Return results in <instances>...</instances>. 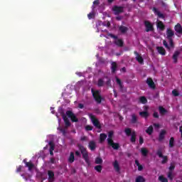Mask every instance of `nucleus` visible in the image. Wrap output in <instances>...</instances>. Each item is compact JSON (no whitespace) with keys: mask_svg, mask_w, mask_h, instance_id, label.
<instances>
[{"mask_svg":"<svg viewBox=\"0 0 182 182\" xmlns=\"http://www.w3.org/2000/svg\"><path fill=\"white\" fill-rule=\"evenodd\" d=\"M124 7L119 6H114L112 7V11L114 15H119V14H123Z\"/></svg>","mask_w":182,"mask_h":182,"instance_id":"0eeeda50","label":"nucleus"},{"mask_svg":"<svg viewBox=\"0 0 182 182\" xmlns=\"http://www.w3.org/2000/svg\"><path fill=\"white\" fill-rule=\"evenodd\" d=\"M174 29L176 32V33H178L179 35L182 34V27H181V24L180 23H177Z\"/></svg>","mask_w":182,"mask_h":182,"instance_id":"412c9836","label":"nucleus"},{"mask_svg":"<svg viewBox=\"0 0 182 182\" xmlns=\"http://www.w3.org/2000/svg\"><path fill=\"white\" fill-rule=\"evenodd\" d=\"M88 148L91 151L96 150V142L95 141H90L88 144Z\"/></svg>","mask_w":182,"mask_h":182,"instance_id":"a211bd4d","label":"nucleus"},{"mask_svg":"<svg viewBox=\"0 0 182 182\" xmlns=\"http://www.w3.org/2000/svg\"><path fill=\"white\" fill-rule=\"evenodd\" d=\"M135 164L139 167L140 166V162H139L137 160H135Z\"/></svg>","mask_w":182,"mask_h":182,"instance_id":"0e129e2a","label":"nucleus"},{"mask_svg":"<svg viewBox=\"0 0 182 182\" xmlns=\"http://www.w3.org/2000/svg\"><path fill=\"white\" fill-rule=\"evenodd\" d=\"M85 130H87V132H90V131L93 130V127L90 126V125H87L85 127Z\"/></svg>","mask_w":182,"mask_h":182,"instance_id":"8fccbe9b","label":"nucleus"},{"mask_svg":"<svg viewBox=\"0 0 182 182\" xmlns=\"http://www.w3.org/2000/svg\"><path fill=\"white\" fill-rule=\"evenodd\" d=\"M179 132H181V137L182 139V126L179 128Z\"/></svg>","mask_w":182,"mask_h":182,"instance_id":"338daca9","label":"nucleus"},{"mask_svg":"<svg viewBox=\"0 0 182 182\" xmlns=\"http://www.w3.org/2000/svg\"><path fill=\"white\" fill-rule=\"evenodd\" d=\"M48 144L50 146V151H53L55 150V144L53 141H50Z\"/></svg>","mask_w":182,"mask_h":182,"instance_id":"c03bdc74","label":"nucleus"},{"mask_svg":"<svg viewBox=\"0 0 182 182\" xmlns=\"http://www.w3.org/2000/svg\"><path fill=\"white\" fill-rule=\"evenodd\" d=\"M91 92L92 94V97L98 105H100L102 101H105V98L100 95V90H95L93 88H92Z\"/></svg>","mask_w":182,"mask_h":182,"instance_id":"7ed1b4c3","label":"nucleus"},{"mask_svg":"<svg viewBox=\"0 0 182 182\" xmlns=\"http://www.w3.org/2000/svg\"><path fill=\"white\" fill-rule=\"evenodd\" d=\"M75 156H77V157H80V152L79 151H76Z\"/></svg>","mask_w":182,"mask_h":182,"instance_id":"052dcab7","label":"nucleus"},{"mask_svg":"<svg viewBox=\"0 0 182 182\" xmlns=\"http://www.w3.org/2000/svg\"><path fill=\"white\" fill-rule=\"evenodd\" d=\"M144 26L146 28V32H153V31H154V27L153 26V24L150 23V21H145Z\"/></svg>","mask_w":182,"mask_h":182,"instance_id":"6e6552de","label":"nucleus"},{"mask_svg":"<svg viewBox=\"0 0 182 182\" xmlns=\"http://www.w3.org/2000/svg\"><path fill=\"white\" fill-rule=\"evenodd\" d=\"M139 116L144 119H147L150 116V114L147 111H143L139 112Z\"/></svg>","mask_w":182,"mask_h":182,"instance_id":"393cba45","label":"nucleus"},{"mask_svg":"<svg viewBox=\"0 0 182 182\" xmlns=\"http://www.w3.org/2000/svg\"><path fill=\"white\" fill-rule=\"evenodd\" d=\"M124 133L128 137L131 136V139H130L131 143H136V131L132 132V129L126 128L124 129Z\"/></svg>","mask_w":182,"mask_h":182,"instance_id":"20e7f679","label":"nucleus"},{"mask_svg":"<svg viewBox=\"0 0 182 182\" xmlns=\"http://www.w3.org/2000/svg\"><path fill=\"white\" fill-rule=\"evenodd\" d=\"M23 163L26 164V167H28L29 171H31L32 168H35V165L31 161L28 162L26 159H23Z\"/></svg>","mask_w":182,"mask_h":182,"instance_id":"ddd939ff","label":"nucleus"},{"mask_svg":"<svg viewBox=\"0 0 182 182\" xmlns=\"http://www.w3.org/2000/svg\"><path fill=\"white\" fill-rule=\"evenodd\" d=\"M100 4V1L99 0H95L93 1V5H99Z\"/></svg>","mask_w":182,"mask_h":182,"instance_id":"13d9d810","label":"nucleus"},{"mask_svg":"<svg viewBox=\"0 0 182 182\" xmlns=\"http://www.w3.org/2000/svg\"><path fill=\"white\" fill-rule=\"evenodd\" d=\"M111 70L112 73H114L116 70H117V63H116V62H112Z\"/></svg>","mask_w":182,"mask_h":182,"instance_id":"2f4dec72","label":"nucleus"},{"mask_svg":"<svg viewBox=\"0 0 182 182\" xmlns=\"http://www.w3.org/2000/svg\"><path fill=\"white\" fill-rule=\"evenodd\" d=\"M134 53L136 55V60H137V62L141 65H143V63H144V59H143V57H141L137 51H134Z\"/></svg>","mask_w":182,"mask_h":182,"instance_id":"f8f14e48","label":"nucleus"},{"mask_svg":"<svg viewBox=\"0 0 182 182\" xmlns=\"http://www.w3.org/2000/svg\"><path fill=\"white\" fill-rule=\"evenodd\" d=\"M140 152L144 157H147V154H149V150L145 147L141 148Z\"/></svg>","mask_w":182,"mask_h":182,"instance_id":"b1692460","label":"nucleus"},{"mask_svg":"<svg viewBox=\"0 0 182 182\" xmlns=\"http://www.w3.org/2000/svg\"><path fill=\"white\" fill-rule=\"evenodd\" d=\"M105 78L107 80L105 82L107 86L112 87V80L107 76H105Z\"/></svg>","mask_w":182,"mask_h":182,"instance_id":"79ce46f5","label":"nucleus"},{"mask_svg":"<svg viewBox=\"0 0 182 182\" xmlns=\"http://www.w3.org/2000/svg\"><path fill=\"white\" fill-rule=\"evenodd\" d=\"M106 139H107V135L106 134L102 133L100 134V143H103Z\"/></svg>","mask_w":182,"mask_h":182,"instance_id":"cd10ccee","label":"nucleus"},{"mask_svg":"<svg viewBox=\"0 0 182 182\" xmlns=\"http://www.w3.org/2000/svg\"><path fill=\"white\" fill-rule=\"evenodd\" d=\"M169 147H170V149H173V147H174V137L170 138Z\"/></svg>","mask_w":182,"mask_h":182,"instance_id":"ea45409f","label":"nucleus"},{"mask_svg":"<svg viewBox=\"0 0 182 182\" xmlns=\"http://www.w3.org/2000/svg\"><path fill=\"white\" fill-rule=\"evenodd\" d=\"M144 143V139H143V136H139V144H143Z\"/></svg>","mask_w":182,"mask_h":182,"instance_id":"5fc2aeb1","label":"nucleus"},{"mask_svg":"<svg viewBox=\"0 0 182 182\" xmlns=\"http://www.w3.org/2000/svg\"><path fill=\"white\" fill-rule=\"evenodd\" d=\"M135 182H146V179L141 176H138L135 179Z\"/></svg>","mask_w":182,"mask_h":182,"instance_id":"473e14b6","label":"nucleus"},{"mask_svg":"<svg viewBox=\"0 0 182 182\" xmlns=\"http://www.w3.org/2000/svg\"><path fill=\"white\" fill-rule=\"evenodd\" d=\"M108 146L112 147L114 150H119L120 149V144L114 142V141H111L107 143Z\"/></svg>","mask_w":182,"mask_h":182,"instance_id":"9b49d317","label":"nucleus"},{"mask_svg":"<svg viewBox=\"0 0 182 182\" xmlns=\"http://www.w3.org/2000/svg\"><path fill=\"white\" fill-rule=\"evenodd\" d=\"M50 163H52V164H55V158H51L50 159Z\"/></svg>","mask_w":182,"mask_h":182,"instance_id":"69168bd1","label":"nucleus"},{"mask_svg":"<svg viewBox=\"0 0 182 182\" xmlns=\"http://www.w3.org/2000/svg\"><path fill=\"white\" fill-rule=\"evenodd\" d=\"M22 171V166H18V167L16 169L17 173H21Z\"/></svg>","mask_w":182,"mask_h":182,"instance_id":"6e6d98bb","label":"nucleus"},{"mask_svg":"<svg viewBox=\"0 0 182 182\" xmlns=\"http://www.w3.org/2000/svg\"><path fill=\"white\" fill-rule=\"evenodd\" d=\"M154 127H160V124H154Z\"/></svg>","mask_w":182,"mask_h":182,"instance_id":"774afa93","label":"nucleus"},{"mask_svg":"<svg viewBox=\"0 0 182 182\" xmlns=\"http://www.w3.org/2000/svg\"><path fill=\"white\" fill-rule=\"evenodd\" d=\"M48 182L55 181V173L52 171H48Z\"/></svg>","mask_w":182,"mask_h":182,"instance_id":"f3484780","label":"nucleus"},{"mask_svg":"<svg viewBox=\"0 0 182 182\" xmlns=\"http://www.w3.org/2000/svg\"><path fill=\"white\" fill-rule=\"evenodd\" d=\"M156 155L159 157V159H161V157H163V149L161 148H159L156 151Z\"/></svg>","mask_w":182,"mask_h":182,"instance_id":"58836bf2","label":"nucleus"},{"mask_svg":"<svg viewBox=\"0 0 182 182\" xmlns=\"http://www.w3.org/2000/svg\"><path fill=\"white\" fill-rule=\"evenodd\" d=\"M138 170H139V171H141V170H143V166L139 165V166H138Z\"/></svg>","mask_w":182,"mask_h":182,"instance_id":"680f3d73","label":"nucleus"},{"mask_svg":"<svg viewBox=\"0 0 182 182\" xmlns=\"http://www.w3.org/2000/svg\"><path fill=\"white\" fill-rule=\"evenodd\" d=\"M110 37L112 38L113 39H115V41H117V39H119L117 38V36H114V34H110Z\"/></svg>","mask_w":182,"mask_h":182,"instance_id":"4d7b16f0","label":"nucleus"},{"mask_svg":"<svg viewBox=\"0 0 182 182\" xmlns=\"http://www.w3.org/2000/svg\"><path fill=\"white\" fill-rule=\"evenodd\" d=\"M102 168L103 167L102 166V165H98L95 166V170H96V171H97L98 173H102Z\"/></svg>","mask_w":182,"mask_h":182,"instance_id":"a18cd8bd","label":"nucleus"},{"mask_svg":"<svg viewBox=\"0 0 182 182\" xmlns=\"http://www.w3.org/2000/svg\"><path fill=\"white\" fill-rule=\"evenodd\" d=\"M167 177L171 180V181H173V179L174 178V176L173 175V172L168 171L167 173Z\"/></svg>","mask_w":182,"mask_h":182,"instance_id":"37998d69","label":"nucleus"},{"mask_svg":"<svg viewBox=\"0 0 182 182\" xmlns=\"http://www.w3.org/2000/svg\"><path fill=\"white\" fill-rule=\"evenodd\" d=\"M78 149L82 155V159H84L85 163L90 166V161L89 160V153H87V149L83 145L78 144Z\"/></svg>","mask_w":182,"mask_h":182,"instance_id":"f03ea898","label":"nucleus"},{"mask_svg":"<svg viewBox=\"0 0 182 182\" xmlns=\"http://www.w3.org/2000/svg\"><path fill=\"white\" fill-rule=\"evenodd\" d=\"M146 84L148 85L150 89H156V84H154V81H153V78L149 77L146 79Z\"/></svg>","mask_w":182,"mask_h":182,"instance_id":"9d476101","label":"nucleus"},{"mask_svg":"<svg viewBox=\"0 0 182 182\" xmlns=\"http://www.w3.org/2000/svg\"><path fill=\"white\" fill-rule=\"evenodd\" d=\"M117 85H119V89H123V83H122V80L116 77Z\"/></svg>","mask_w":182,"mask_h":182,"instance_id":"e433bc0d","label":"nucleus"},{"mask_svg":"<svg viewBox=\"0 0 182 182\" xmlns=\"http://www.w3.org/2000/svg\"><path fill=\"white\" fill-rule=\"evenodd\" d=\"M66 127L65 128H63L62 127H60L58 128V130H59V132H60L61 133H63V136H66Z\"/></svg>","mask_w":182,"mask_h":182,"instance_id":"4c0bfd02","label":"nucleus"},{"mask_svg":"<svg viewBox=\"0 0 182 182\" xmlns=\"http://www.w3.org/2000/svg\"><path fill=\"white\" fill-rule=\"evenodd\" d=\"M114 45L119 46V48H123L124 46V41L122 38H118L114 41Z\"/></svg>","mask_w":182,"mask_h":182,"instance_id":"2eb2a0df","label":"nucleus"},{"mask_svg":"<svg viewBox=\"0 0 182 182\" xmlns=\"http://www.w3.org/2000/svg\"><path fill=\"white\" fill-rule=\"evenodd\" d=\"M62 117H63V119L64 120V123L65 124V127L66 128L70 127V121L69 120V119L68 118L66 114H62Z\"/></svg>","mask_w":182,"mask_h":182,"instance_id":"dca6fc26","label":"nucleus"},{"mask_svg":"<svg viewBox=\"0 0 182 182\" xmlns=\"http://www.w3.org/2000/svg\"><path fill=\"white\" fill-rule=\"evenodd\" d=\"M156 26L158 29L161 30V31H164L166 29V26H164V23H163V21H159L156 23Z\"/></svg>","mask_w":182,"mask_h":182,"instance_id":"4be33fe9","label":"nucleus"},{"mask_svg":"<svg viewBox=\"0 0 182 182\" xmlns=\"http://www.w3.org/2000/svg\"><path fill=\"white\" fill-rule=\"evenodd\" d=\"M79 109H83L85 107V105L82 103L78 104Z\"/></svg>","mask_w":182,"mask_h":182,"instance_id":"bf43d9fd","label":"nucleus"},{"mask_svg":"<svg viewBox=\"0 0 182 182\" xmlns=\"http://www.w3.org/2000/svg\"><path fill=\"white\" fill-rule=\"evenodd\" d=\"M104 85H105V80L103 78L98 79L97 86L99 87H103Z\"/></svg>","mask_w":182,"mask_h":182,"instance_id":"72a5a7b5","label":"nucleus"},{"mask_svg":"<svg viewBox=\"0 0 182 182\" xmlns=\"http://www.w3.org/2000/svg\"><path fill=\"white\" fill-rule=\"evenodd\" d=\"M119 31L121 33H126L127 31H129V28L124 26H120L119 27Z\"/></svg>","mask_w":182,"mask_h":182,"instance_id":"c85d7f7f","label":"nucleus"},{"mask_svg":"<svg viewBox=\"0 0 182 182\" xmlns=\"http://www.w3.org/2000/svg\"><path fill=\"white\" fill-rule=\"evenodd\" d=\"M75 161V153L70 152V156L68 158V162L72 164Z\"/></svg>","mask_w":182,"mask_h":182,"instance_id":"7c9ffc66","label":"nucleus"},{"mask_svg":"<svg viewBox=\"0 0 182 182\" xmlns=\"http://www.w3.org/2000/svg\"><path fill=\"white\" fill-rule=\"evenodd\" d=\"M174 168H176V166L171 164V166H169V171H171V173H173V171L174 170Z\"/></svg>","mask_w":182,"mask_h":182,"instance_id":"3c124183","label":"nucleus"},{"mask_svg":"<svg viewBox=\"0 0 182 182\" xmlns=\"http://www.w3.org/2000/svg\"><path fill=\"white\" fill-rule=\"evenodd\" d=\"M156 50H158V53L160 55H162L163 56H164L166 55V49H164V47L158 46V47H156Z\"/></svg>","mask_w":182,"mask_h":182,"instance_id":"5701e85b","label":"nucleus"},{"mask_svg":"<svg viewBox=\"0 0 182 182\" xmlns=\"http://www.w3.org/2000/svg\"><path fill=\"white\" fill-rule=\"evenodd\" d=\"M131 117L130 123H132V124H136V123H137V116L135 115V114H132Z\"/></svg>","mask_w":182,"mask_h":182,"instance_id":"bb28decb","label":"nucleus"},{"mask_svg":"<svg viewBox=\"0 0 182 182\" xmlns=\"http://www.w3.org/2000/svg\"><path fill=\"white\" fill-rule=\"evenodd\" d=\"M173 36H174V31H173L171 28H167L166 38L169 42V46L166 40L163 41V45L167 49V50H171V49H174V41H173Z\"/></svg>","mask_w":182,"mask_h":182,"instance_id":"f257e3e1","label":"nucleus"},{"mask_svg":"<svg viewBox=\"0 0 182 182\" xmlns=\"http://www.w3.org/2000/svg\"><path fill=\"white\" fill-rule=\"evenodd\" d=\"M66 116H68V117H69L71 120V122H73V123H77V122H79V119H77V117H76V115L74 114L73 112L70 111V110H68L65 112Z\"/></svg>","mask_w":182,"mask_h":182,"instance_id":"423d86ee","label":"nucleus"},{"mask_svg":"<svg viewBox=\"0 0 182 182\" xmlns=\"http://www.w3.org/2000/svg\"><path fill=\"white\" fill-rule=\"evenodd\" d=\"M153 117H154L155 119H159V112H154V114H153Z\"/></svg>","mask_w":182,"mask_h":182,"instance_id":"864d4df0","label":"nucleus"},{"mask_svg":"<svg viewBox=\"0 0 182 182\" xmlns=\"http://www.w3.org/2000/svg\"><path fill=\"white\" fill-rule=\"evenodd\" d=\"M144 112H147L149 110V106H144Z\"/></svg>","mask_w":182,"mask_h":182,"instance_id":"e2e57ef3","label":"nucleus"},{"mask_svg":"<svg viewBox=\"0 0 182 182\" xmlns=\"http://www.w3.org/2000/svg\"><path fill=\"white\" fill-rule=\"evenodd\" d=\"M112 165L115 171H117V173H120V165H119V162L117 161V160H115L113 162Z\"/></svg>","mask_w":182,"mask_h":182,"instance_id":"aec40b11","label":"nucleus"},{"mask_svg":"<svg viewBox=\"0 0 182 182\" xmlns=\"http://www.w3.org/2000/svg\"><path fill=\"white\" fill-rule=\"evenodd\" d=\"M95 16V14L90 13L87 14L88 19H92Z\"/></svg>","mask_w":182,"mask_h":182,"instance_id":"603ef678","label":"nucleus"},{"mask_svg":"<svg viewBox=\"0 0 182 182\" xmlns=\"http://www.w3.org/2000/svg\"><path fill=\"white\" fill-rule=\"evenodd\" d=\"M153 126L151 125L146 130V133H147V134H149V136H151V134H153Z\"/></svg>","mask_w":182,"mask_h":182,"instance_id":"f704fd0d","label":"nucleus"},{"mask_svg":"<svg viewBox=\"0 0 182 182\" xmlns=\"http://www.w3.org/2000/svg\"><path fill=\"white\" fill-rule=\"evenodd\" d=\"M161 159H163V160L161 161V164H166V163L168 161V156H163L162 157H161Z\"/></svg>","mask_w":182,"mask_h":182,"instance_id":"a19ab883","label":"nucleus"},{"mask_svg":"<svg viewBox=\"0 0 182 182\" xmlns=\"http://www.w3.org/2000/svg\"><path fill=\"white\" fill-rule=\"evenodd\" d=\"M172 95L175 96V97H177V96H180V93H178V91H177V90H173L172 91Z\"/></svg>","mask_w":182,"mask_h":182,"instance_id":"09e8293b","label":"nucleus"},{"mask_svg":"<svg viewBox=\"0 0 182 182\" xmlns=\"http://www.w3.org/2000/svg\"><path fill=\"white\" fill-rule=\"evenodd\" d=\"M166 134H167V131H166V129H161L158 137V141L160 143H161V141H163V140L166 139Z\"/></svg>","mask_w":182,"mask_h":182,"instance_id":"1a4fd4ad","label":"nucleus"},{"mask_svg":"<svg viewBox=\"0 0 182 182\" xmlns=\"http://www.w3.org/2000/svg\"><path fill=\"white\" fill-rule=\"evenodd\" d=\"M159 113L161 114V116H164V114H166V113H167V109H166V108L160 106L159 107Z\"/></svg>","mask_w":182,"mask_h":182,"instance_id":"c756f323","label":"nucleus"},{"mask_svg":"<svg viewBox=\"0 0 182 182\" xmlns=\"http://www.w3.org/2000/svg\"><path fill=\"white\" fill-rule=\"evenodd\" d=\"M113 134H114V132L113 131H109L108 132V138L107 139V143L113 141Z\"/></svg>","mask_w":182,"mask_h":182,"instance_id":"a878e982","label":"nucleus"},{"mask_svg":"<svg viewBox=\"0 0 182 182\" xmlns=\"http://www.w3.org/2000/svg\"><path fill=\"white\" fill-rule=\"evenodd\" d=\"M181 53L178 50H176L173 53V55L172 56V59L173 60V63H177L178 62V56H180V54Z\"/></svg>","mask_w":182,"mask_h":182,"instance_id":"4468645a","label":"nucleus"},{"mask_svg":"<svg viewBox=\"0 0 182 182\" xmlns=\"http://www.w3.org/2000/svg\"><path fill=\"white\" fill-rule=\"evenodd\" d=\"M88 116L90 119H91V122L93 126H95V127H96L97 129H102V125L100 124V122H99V119H97L96 117L93 115V114H89Z\"/></svg>","mask_w":182,"mask_h":182,"instance_id":"39448f33","label":"nucleus"},{"mask_svg":"<svg viewBox=\"0 0 182 182\" xmlns=\"http://www.w3.org/2000/svg\"><path fill=\"white\" fill-rule=\"evenodd\" d=\"M103 163V159L100 157H97L95 159V164H102Z\"/></svg>","mask_w":182,"mask_h":182,"instance_id":"de8ad7c7","label":"nucleus"},{"mask_svg":"<svg viewBox=\"0 0 182 182\" xmlns=\"http://www.w3.org/2000/svg\"><path fill=\"white\" fill-rule=\"evenodd\" d=\"M139 102L141 103L142 105H146V103H147V98H146V97L144 96L140 97Z\"/></svg>","mask_w":182,"mask_h":182,"instance_id":"c9c22d12","label":"nucleus"},{"mask_svg":"<svg viewBox=\"0 0 182 182\" xmlns=\"http://www.w3.org/2000/svg\"><path fill=\"white\" fill-rule=\"evenodd\" d=\"M159 180L161 182H168V179H167V178L166 177H164L163 176H160L159 177Z\"/></svg>","mask_w":182,"mask_h":182,"instance_id":"49530a36","label":"nucleus"},{"mask_svg":"<svg viewBox=\"0 0 182 182\" xmlns=\"http://www.w3.org/2000/svg\"><path fill=\"white\" fill-rule=\"evenodd\" d=\"M153 12L155 14V15H157V16L161 18V19H164V14H161V12H160L157 8L154 7Z\"/></svg>","mask_w":182,"mask_h":182,"instance_id":"6ab92c4d","label":"nucleus"}]
</instances>
